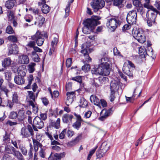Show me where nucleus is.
<instances>
[{
	"instance_id": "ddd939ff",
	"label": "nucleus",
	"mask_w": 160,
	"mask_h": 160,
	"mask_svg": "<svg viewBox=\"0 0 160 160\" xmlns=\"http://www.w3.org/2000/svg\"><path fill=\"white\" fill-rule=\"evenodd\" d=\"M29 59L27 55H22L18 58V63L21 64H28L29 62Z\"/></svg>"
},
{
	"instance_id": "a878e982",
	"label": "nucleus",
	"mask_w": 160,
	"mask_h": 160,
	"mask_svg": "<svg viewBox=\"0 0 160 160\" xmlns=\"http://www.w3.org/2000/svg\"><path fill=\"white\" fill-rule=\"evenodd\" d=\"M5 151L8 153L12 154L15 149L12 146L9 145L7 144L5 147Z\"/></svg>"
},
{
	"instance_id": "9d476101",
	"label": "nucleus",
	"mask_w": 160,
	"mask_h": 160,
	"mask_svg": "<svg viewBox=\"0 0 160 160\" xmlns=\"http://www.w3.org/2000/svg\"><path fill=\"white\" fill-rule=\"evenodd\" d=\"M91 21L90 20H86L83 22L84 27L82 28V32L85 34H89L92 32L94 29V27L91 25L89 23Z\"/></svg>"
},
{
	"instance_id": "c756f323",
	"label": "nucleus",
	"mask_w": 160,
	"mask_h": 160,
	"mask_svg": "<svg viewBox=\"0 0 160 160\" xmlns=\"http://www.w3.org/2000/svg\"><path fill=\"white\" fill-rule=\"evenodd\" d=\"M32 141L35 151L37 152L38 150V147H40L41 148L42 147V144L38 141L36 140L35 139L32 138Z\"/></svg>"
},
{
	"instance_id": "8fccbe9b",
	"label": "nucleus",
	"mask_w": 160,
	"mask_h": 160,
	"mask_svg": "<svg viewBox=\"0 0 160 160\" xmlns=\"http://www.w3.org/2000/svg\"><path fill=\"white\" fill-rule=\"evenodd\" d=\"M18 114L16 112H12L9 115V118L12 119H15L17 117Z\"/></svg>"
},
{
	"instance_id": "20e7f679",
	"label": "nucleus",
	"mask_w": 160,
	"mask_h": 160,
	"mask_svg": "<svg viewBox=\"0 0 160 160\" xmlns=\"http://www.w3.org/2000/svg\"><path fill=\"white\" fill-rule=\"evenodd\" d=\"M132 34L133 37L141 43L146 41V38L143 31L140 29L133 30Z\"/></svg>"
},
{
	"instance_id": "e2e57ef3",
	"label": "nucleus",
	"mask_w": 160,
	"mask_h": 160,
	"mask_svg": "<svg viewBox=\"0 0 160 160\" xmlns=\"http://www.w3.org/2000/svg\"><path fill=\"white\" fill-rule=\"evenodd\" d=\"M0 90L2 91H3L6 95L7 97H8V93L9 92V90L7 89L6 87L4 86H2L0 87Z\"/></svg>"
},
{
	"instance_id": "c9c22d12",
	"label": "nucleus",
	"mask_w": 160,
	"mask_h": 160,
	"mask_svg": "<svg viewBox=\"0 0 160 160\" xmlns=\"http://www.w3.org/2000/svg\"><path fill=\"white\" fill-rule=\"evenodd\" d=\"M97 78L101 85L105 84L108 80L107 78L104 77H99Z\"/></svg>"
},
{
	"instance_id": "f704fd0d",
	"label": "nucleus",
	"mask_w": 160,
	"mask_h": 160,
	"mask_svg": "<svg viewBox=\"0 0 160 160\" xmlns=\"http://www.w3.org/2000/svg\"><path fill=\"white\" fill-rule=\"evenodd\" d=\"M88 105V102L84 98H81L79 105L80 107L82 108H86Z\"/></svg>"
},
{
	"instance_id": "ea45409f",
	"label": "nucleus",
	"mask_w": 160,
	"mask_h": 160,
	"mask_svg": "<svg viewBox=\"0 0 160 160\" xmlns=\"http://www.w3.org/2000/svg\"><path fill=\"white\" fill-rule=\"evenodd\" d=\"M137 12L140 13L141 15L143 17V15L145 14V10L142 5L137 8Z\"/></svg>"
},
{
	"instance_id": "58836bf2",
	"label": "nucleus",
	"mask_w": 160,
	"mask_h": 160,
	"mask_svg": "<svg viewBox=\"0 0 160 160\" xmlns=\"http://www.w3.org/2000/svg\"><path fill=\"white\" fill-rule=\"evenodd\" d=\"M111 109L107 110L106 109H103L100 113V115H102L106 117H107L108 116L110 115L111 111Z\"/></svg>"
},
{
	"instance_id": "72a5a7b5",
	"label": "nucleus",
	"mask_w": 160,
	"mask_h": 160,
	"mask_svg": "<svg viewBox=\"0 0 160 160\" xmlns=\"http://www.w3.org/2000/svg\"><path fill=\"white\" fill-rule=\"evenodd\" d=\"M12 101L15 103H19L20 102L18 95L16 92H14L12 95Z\"/></svg>"
},
{
	"instance_id": "bf43d9fd",
	"label": "nucleus",
	"mask_w": 160,
	"mask_h": 160,
	"mask_svg": "<svg viewBox=\"0 0 160 160\" xmlns=\"http://www.w3.org/2000/svg\"><path fill=\"white\" fill-rule=\"evenodd\" d=\"M35 45L36 42L35 41H30L28 42L26 46L33 48L35 46Z\"/></svg>"
},
{
	"instance_id": "a211bd4d",
	"label": "nucleus",
	"mask_w": 160,
	"mask_h": 160,
	"mask_svg": "<svg viewBox=\"0 0 160 160\" xmlns=\"http://www.w3.org/2000/svg\"><path fill=\"white\" fill-rule=\"evenodd\" d=\"M91 102L94 105H97L99 107H100V100L95 95H92L90 97Z\"/></svg>"
},
{
	"instance_id": "de8ad7c7",
	"label": "nucleus",
	"mask_w": 160,
	"mask_h": 160,
	"mask_svg": "<svg viewBox=\"0 0 160 160\" xmlns=\"http://www.w3.org/2000/svg\"><path fill=\"white\" fill-rule=\"evenodd\" d=\"M72 3L71 2L69 1L66 8L65 11V15L66 17L68 16L69 15L70 11V7L71 5V3Z\"/></svg>"
},
{
	"instance_id": "f3484780",
	"label": "nucleus",
	"mask_w": 160,
	"mask_h": 160,
	"mask_svg": "<svg viewBox=\"0 0 160 160\" xmlns=\"http://www.w3.org/2000/svg\"><path fill=\"white\" fill-rule=\"evenodd\" d=\"M73 118L72 115H69L68 114H64L62 118L63 122L67 123H70L72 122V120Z\"/></svg>"
},
{
	"instance_id": "5701e85b",
	"label": "nucleus",
	"mask_w": 160,
	"mask_h": 160,
	"mask_svg": "<svg viewBox=\"0 0 160 160\" xmlns=\"http://www.w3.org/2000/svg\"><path fill=\"white\" fill-rule=\"evenodd\" d=\"M14 80L15 83L18 85H22L25 82L24 78L18 76H16Z\"/></svg>"
},
{
	"instance_id": "39448f33",
	"label": "nucleus",
	"mask_w": 160,
	"mask_h": 160,
	"mask_svg": "<svg viewBox=\"0 0 160 160\" xmlns=\"http://www.w3.org/2000/svg\"><path fill=\"white\" fill-rule=\"evenodd\" d=\"M120 24V22L118 19L114 17H112L107 19L106 25L108 28L114 31L117 28L118 25H119Z\"/></svg>"
},
{
	"instance_id": "680f3d73",
	"label": "nucleus",
	"mask_w": 160,
	"mask_h": 160,
	"mask_svg": "<svg viewBox=\"0 0 160 160\" xmlns=\"http://www.w3.org/2000/svg\"><path fill=\"white\" fill-rule=\"evenodd\" d=\"M10 140V136L6 132L5 133V134L4 136L3 137V141L5 142L8 143V142H9Z\"/></svg>"
},
{
	"instance_id": "dca6fc26",
	"label": "nucleus",
	"mask_w": 160,
	"mask_h": 160,
	"mask_svg": "<svg viewBox=\"0 0 160 160\" xmlns=\"http://www.w3.org/2000/svg\"><path fill=\"white\" fill-rule=\"evenodd\" d=\"M74 92H67V96L66 104L67 106H69L73 102V97L74 96Z\"/></svg>"
},
{
	"instance_id": "f8f14e48",
	"label": "nucleus",
	"mask_w": 160,
	"mask_h": 160,
	"mask_svg": "<svg viewBox=\"0 0 160 160\" xmlns=\"http://www.w3.org/2000/svg\"><path fill=\"white\" fill-rule=\"evenodd\" d=\"M33 124L39 129H41L44 126V123L41 118L38 117H36L33 121Z\"/></svg>"
},
{
	"instance_id": "1a4fd4ad",
	"label": "nucleus",
	"mask_w": 160,
	"mask_h": 160,
	"mask_svg": "<svg viewBox=\"0 0 160 160\" xmlns=\"http://www.w3.org/2000/svg\"><path fill=\"white\" fill-rule=\"evenodd\" d=\"M139 53L142 57H145L146 54L150 56L153 59L156 57L155 54H154L153 50L151 47H149L147 50H146L144 47H140L139 49Z\"/></svg>"
},
{
	"instance_id": "c85d7f7f",
	"label": "nucleus",
	"mask_w": 160,
	"mask_h": 160,
	"mask_svg": "<svg viewBox=\"0 0 160 160\" xmlns=\"http://www.w3.org/2000/svg\"><path fill=\"white\" fill-rule=\"evenodd\" d=\"M110 145L107 142H103L101 146V149L106 153L109 149Z\"/></svg>"
},
{
	"instance_id": "bb28decb",
	"label": "nucleus",
	"mask_w": 160,
	"mask_h": 160,
	"mask_svg": "<svg viewBox=\"0 0 160 160\" xmlns=\"http://www.w3.org/2000/svg\"><path fill=\"white\" fill-rule=\"evenodd\" d=\"M12 61L9 58H5L2 61V66L4 68L9 66L11 64Z\"/></svg>"
},
{
	"instance_id": "79ce46f5",
	"label": "nucleus",
	"mask_w": 160,
	"mask_h": 160,
	"mask_svg": "<svg viewBox=\"0 0 160 160\" xmlns=\"http://www.w3.org/2000/svg\"><path fill=\"white\" fill-rule=\"evenodd\" d=\"M19 148L24 155H27V151L24 145L22 144H20L19 145Z\"/></svg>"
},
{
	"instance_id": "338daca9",
	"label": "nucleus",
	"mask_w": 160,
	"mask_h": 160,
	"mask_svg": "<svg viewBox=\"0 0 160 160\" xmlns=\"http://www.w3.org/2000/svg\"><path fill=\"white\" fill-rule=\"evenodd\" d=\"M113 52L115 55H117L122 57V56L120 52L118 50L116 47L113 48Z\"/></svg>"
},
{
	"instance_id": "09e8293b",
	"label": "nucleus",
	"mask_w": 160,
	"mask_h": 160,
	"mask_svg": "<svg viewBox=\"0 0 160 160\" xmlns=\"http://www.w3.org/2000/svg\"><path fill=\"white\" fill-rule=\"evenodd\" d=\"M14 102L13 101L10 100H8L7 101V103H6L5 106L8 107L11 109H12L13 105H14Z\"/></svg>"
},
{
	"instance_id": "49530a36",
	"label": "nucleus",
	"mask_w": 160,
	"mask_h": 160,
	"mask_svg": "<svg viewBox=\"0 0 160 160\" xmlns=\"http://www.w3.org/2000/svg\"><path fill=\"white\" fill-rule=\"evenodd\" d=\"M14 12L11 11H8L7 12V15L10 20H12L14 18Z\"/></svg>"
},
{
	"instance_id": "2eb2a0df",
	"label": "nucleus",
	"mask_w": 160,
	"mask_h": 160,
	"mask_svg": "<svg viewBox=\"0 0 160 160\" xmlns=\"http://www.w3.org/2000/svg\"><path fill=\"white\" fill-rule=\"evenodd\" d=\"M18 76L24 78L26 74V66L25 65L20 66L18 68Z\"/></svg>"
},
{
	"instance_id": "864d4df0",
	"label": "nucleus",
	"mask_w": 160,
	"mask_h": 160,
	"mask_svg": "<svg viewBox=\"0 0 160 160\" xmlns=\"http://www.w3.org/2000/svg\"><path fill=\"white\" fill-rule=\"evenodd\" d=\"M97 147L98 146H96L94 149L90 151L89 154L88 156V160H90V159L92 156L95 152Z\"/></svg>"
},
{
	"instance_id": "e433bc0d",
	"label": "nucleus",
	"mask_w": 160,
	"mask_h": 160,
	"mask_svg": "<svg viewBox=\"0 0 160 160\" xmlns=\"http://www.w3.org/2000/svg\"><path fill=\"white\" fill-rule=\"evenodd\" d=\"M65 155V153L64 152L60 153H56L54 154V156L56 160H60L62 158L64 157Z\"/></svg>"
},
{
	"instance_id": "aec40b11",
	"label": "nucleus",
	"mask_w": 160,
	"mask_h": 160,
	"mask_svg": "<svg viewBox=\"0 0 160 160\" xmlns=\"http://www.w3.org/2000/svg\"><path fill=\"white\" fill-rule=\"evenodd\" d=\"M20 135H21L22 138H27L30 136V134L28 131V130L26 127H24L21 128L20 132Z\"/></svg>"
},
{
	"instance_id": "a19ab883",
	"label": "nucleus",
	"mask_w": 160,
	"mask_h": 160,
	"mask_svg": "<svg viewBox=\"0 0 160 160\" xmlns=\"http://www.w3.org/2000/svg\"><path fill=\"white\" fill-rule=\"evenodd\" d=\"M105 153L100 149L96 152V155L98 158H100L103 157L105 155Z\"/></svg>"
},
{
	"instance_id": "2f4dec72",
	"label": "nucleus",
	"mask_w": 160,
	"mask_h": 160,
	"mask_svg": "<svg viewBox=\"0 0 160 160\" xmlns=\"http://www.w3.org/2000/svg\"><path fill=\"white\" fill-rule=\"evenodd\" d=\"M17 117L19 121L23 120L25 118L24 111L23 110H20L18 112Z\"/></svg>"
},
{
	"instance_id": "b1692460",
	"label": "nucleus",
	"mask_w": 160,
	"mask_h": 160,
	"mask_svg": "<svg viewBox=\"0 0 160 160\" xmlns=\"http://www.w3.org/2000/svg\"><path fill=\"white\" fill-rule=\"evenodd\" d=\"M82 135L81 134H79L74 140L69 142L68 143V145L70 146H73L77 144L81 139Z\"/></svg>"
},
{
	"instance_id": "412c9836",
	"label": "nucleus",
	"mask_w": 160,
	"mask_h": 160,
	"mask_svg": "<svg viewBox=\"0 0 160 160\" xmlns=\"http://www.w3.org/2000/svg\"><path fill=\"white\" fill-rule=\"evenodd\" d=\"M123 72L129 77H132L133 76L132 70L129 68L128 66H125V65L123 67Z\"/></svg>"
},
{
	"instance_id": "69168bd1",
	"label": "nucleus",
	"mask_w": 160,
	"mask_h": 160,
	"mask_svg": "<svg viewBox=\"0 0 160 160\" xmlns=\"http://www.w3.org/2000/svg\"><path fill=\"white\" fill-rule=\"evenodd\" d=\"M27 129L28 130V131L29 132L30 135L32 136L34 135L33 131L32 128L31 126L30 125H28L27 126Z\"/></svg>"
},
{
	"instance_id": "6e6d98bb",
	"label": "nucleus",
	"mask_w": 160,
	"mask_h": 160,
	"mask_svg": "<svg viewBox=\"0 0 160 160\" xmlns=\"http://www.w3.org/2000/svg\"><path fill=\"white\" fill-rule=\"evenodd\" d=\"M90 66L88 64H86L82 67V70L84 72H87L90 69Z\"/></svg>"
},
{
	"instance_id": "7ed1b4c3",
	"label": "nucleus",
	"mask_w": 160,
	"mask_h": 160,
	"mask_svg": "<svg viewBox=\"0 0 160 160\" xmlns=\"http://www.w3.org/2000/svg\"><path fill=\"white\" fill-rule=\"evenodd\" d=\"M43 37L48 38V35L47 33L42 34L39 31H38L34 35L31 36V39L36 41L38 46H40L43 44L44 41V39Z\"/></svg>"
},
{
	"instance_id": "37998d69",
	"label": "nucleus",
	"mask_w": 160,
	"mask_h": 160,
	"mask_svg": "<svg viewBox=\"0 0 160 160\" xmlns=\"http://www.w3.org/2000/svg\"><path fill=\"white\" fill-rule=\"evenodd\" d=\"M36 64L34 63H31L28 65V70L29 72L32 73L35 71L34 66Z\"/></svg>"
},
{
	"instance_id": "4468645a",
	"label": "nucleus",
	"mask_w": 160,
	"mask_h": 160,
	"mask_svg": "<svg viewBox=\"0 0 160 160\" xmlns=\"http://www.w3.org/2000/svg\"><path fill=\"white\" fill-rule=\"evenodd\" d=\"M101 18L97 16H94L91 18H89L86 19V20H90L91 21V22L89 23L92 26L94 27L97 26L98 24H100V22L98 21V20L100 19Z\"/></svg>"
},
{
	"instance_id": "473e14b6",
	"label": "nucleus",
	"mask_w": 160,
	"mask_h": 160,
	"mask_svg": "<svg viewBox=\"0 0 160 160\" xmlns=\"http://www.w3.org/2000/svg\"><path fill=\"white\" fill-rule=\"evenodd\" d=\"M123 2L124 0H113V4L119 8H121L123 6L122 3Z\"/></svg>"
},
{
	"instance_id": "a18cd8bd",
	"label": "nucleus",
	"mask_w": 160,
	"mask_h": 160,
	"mask_svg": "<svg viewBox=\"0 0 160 160\" xmlns=\"http://www.w3.org/2000/svg\"><path fill=\"white\" fill-rule=\"evenodd\" d=\"M8 39L12 42H16L18 41L17 37L14 35H10L8 37Z\"/></svg>"
},
{
	"instance_id": "7c9ffc66",
	"label": "nucleus",
	"mask_w": 160,
	"mask_h": 160,
	"mask_svg": "<svg viewBox=\"0 0 160 160\" xmlns=\"http://www.w3.org/2000/svg\"><path fill=\"white\" fill-rule=\"evenodd\" d=\"M29 105L32 107L33 112L34 113H36L38 111V108L35 102H33V101H29Z\"/></svg>"
},
{
	"instance_id": "4be33fe9",
	"label": "nucleus",
	"mask_w": 160,
	"mask_h": 160,
	"mask_svg": "<svg viewBox=\"0 0 160 160\" xmlns=\"http://www.w3.org/2000/svg\"><path fill=\"white\" fill-rule=\"evenodd\" d=\"M16 3V2L15 0H9L6 2L5 6L7 8L11 9L14 7Z\"/></svg>"
},
{
	"instance_id": "9b49d317",
	"label": "nucleus",
	"mask_w": 160,
	"mask_h": 160,
	"mask_svg": "<svg viewBox=\"0 0 160 160\" xmlns=\"http://www.w3.org/2000/svg\"><path fill=\"white\" fill-rule=\"evenodd\" d=\"M121 83L120 81L118 80H112L110 84L111 91L114 92L117 91L121 86Z\"/></svg>"
},
{
	"instance_id": "0eeeda50",
	"label": "nucleus",
	"mask_w": 160,
	"mask_h": 160,
	"mask_svg": "<svg viewBox=\"0 0 160 160\" xmlns=\"http://www.w3.org/2000/svg\"><path fill=\"white\" fill-rule=\"evenodd\" d=\"M137 13L135 10H132L129 12L127 15V21L130 24H135L137 19Z\"/></svg>"
},
{
	"instance_id": "5fc2aeb1",
	"label": "nucleus",
	"mask_w": 160,
	"mask_h": 160,
	"mask_svg": "<svg viewBox=\"0 0 160 160\" xmlns=\"http://www.w3.org/2000/svg\"><path fill=\"white\" fill-rule=\"evenodd\" d=\"M28 97L30 98V99L32 100L31 101H33V102H35V95L33 94V93L32 91H28Z\"/></svg>"
},
{
	"instance_id": "c03bdc74",
	"label": "nucleus",
	"mask_w": 160,
	"mask_h": 160,
	"mask_svg": "<svg viewBox=\"0 0 160 160\" xmlns=\"http://www.w3.org/2000/svg\"><path fill=\"white\" fill-rule=\"evenodd\" d=\"M71 79L79 83L80 85H81L82 82V77L80 76L72 77Z\"/></svg>"
},
{
	"instance_id": "4d7b16f0",
	"label": "nucleus",
	"mask_w": 160,
	"mask_h": 160,
	"mask_svg": "<svg viewBox=\"0 0 160 160\" xmlns=\"http://www.w3.org/2000/svg\"><path fill=\"white\" fill-rule=\"evenodd\" d=\"M14 32V30L11 26H8L7 27L6 29V32L7 33L9 34H11L13 33Z\"/></svg>"
},
{
	"instance_id": "0e129e2a",
	"label": "nucleus",
	"mask_w": 160,
	"mask_h": 160,
	"mask_svg": "<svg viewBox=\"0 0 160 160\" xmlns=\"http://www.w3.org/2000/svg\"><path fill=\"white\" fill-rule=\"evenodd\" d=\"M39 19V25L40 26H42L44 23L45 21V18L41 15H39L38 17Z\"/></svg>"
},
{
	"instance_id": "13d9d810",
	"label": "nucleus",
	"mask_w": 160,
	"mask_h": 160,
	"mask_svg": "<svg viewBox=\"0 0 160 160\" xmlns=\"http://www.w3.org/2000/svg\"><path fill=\"white\" fill-rule=\"evenodd\" d=\"M99 82L97 78H94L93 80L92 85L96 88L98 87L101 86L100 83H98L97 82Z\"/></svg>"
},
{
	"instance_id": "393cba45",
	"label": "nucleus",
	"mask_w": 160,
	"mask_h": 160,
	"mask_svg": "<svg viewBox=\"0 0 160 160\" xmlns=\"http://www.w3.org/2000/svg\"><path fill=\"white\" fill-rule=\"evenodd\" d=\"M60 119L58 118L56 121L52 120L50 122V125L56 129H58L60 127Z\"/></svg>"
},
{
	"instance_id": "774afa93",
	"label": "nucleus",
	"mask_w": 160,
	"mask_h": 160,
	"mask_svg": "<svg viewBox=\"0 0 160 160\" xmlns=\"http://www.w3.org/2000/svg\"><path fill=\"white\" fill-rule=\"evenodd\" d=\"M133 5L135 6L137 8L142 6V4L140 1L138 0H134L133 1Z\"/></svg>"
},
{
	"instance_id": "603ef678",
	"label": "nucleus",
	"mask_w": 160,
	"mask_h": 160,
	"mask_svg": "<svg viewBox=\"0 0 160 160\" xmlns=\"http://www.w3.org/2000/svg\"><path fill=\"white\" fill-rule=\"evenodd\" d=\"M67 132L66 129H64L62 132L60 133L59 135V138L61 139H62L65 138L66 134Z\"/></svg>"
},
{
	"instance_id": "6ab92c4d",
	"label": "nucleus",
	"mask_w": 160,
	"mask_h": 160,
	"mask_svg": "<svg viewBox=\"0 0 160 160\" xmlns=\"http://www.w3.org/2000/svg\"><path fill=\"white\" fill-rule=\"evenodd\" d=\"M18 49L17 45L13 44L9 48V54H16L18 52Z\"/></svg>"
},
{
	"instance_id": "052dcab7",
	"label": "nucleus",
	"mask_w": 160,
	"mask_h": 160,
	"mask_svg": "<svg viewBox=\"0 0 160 160\" xmlns=\"http://www.w3.org/2000/svg\"><path fill=\"white\" fill-rule=\"evenodd\" d=\"M81 122L76 121L73 124L72 126L74 128L78 129L81 126Z\"/></svg>"
},
{
	"instance_id": "3c124183",
	"label": "nucleus",
	"mask_w": 160,
	"mask_h": 160,
	"mask_svg": "<svg viewBox=\"0 0 160 160\" xmlns=\"http://www.w3.org/2000/svg\"><path fill=\"white\" fill-rule=\"evenodd\" d=\"M58 42V38L57 37H54L53 40H52L51 42V45L52 47H55L56 46Z\"/></svg>"
},
{
	"instance_id": "f03ea898",
	"label": "nucleus",
	"mask_w": 160,
	"mask_h": 160,
	"mask_svg": "<svg viewBox=\"0 0 160 160\" xmlns=\"http://www.w3.org/2000/svg\"><path fill=\"white\" fill-rule=\"evenodd\" d=\"M144 7L148 9L146 14V20L148 26L151 27L156 25L157 24L156 18L158 13V11L150 5L145 4L144 5Z\"/></svg>"
},
{
	"instance_id": "423d86ee",
	"label": "nucleus",
	"mask_w": 160,
	"mask_h": 160,
	"mask_svg": "<svg viewBox=\"0 0 160 160\" xmlns=\"http://www.w3.org/2000/svg\"><path fill=\"white\" fill-rule=\"evenodd\" d=\"M90 5L94 12H96L104 7L105 2L103 0H93Z\"/></svg>"
},
{
	"instance_id": "6e6552de",
	"label": "nucleus",
	"mask_w": 160,
	"mask_h": 160,
	"mask_svg": "<svg viewBox=\"0 0 160 160\" xmlns=\"http://www.w3.org/2000/svg\"><path fill=\"white\" fill-rule=\"evenodd\" d=\"M81 48V52L83 54L86 61L88 62L91 61L92 59L88 55V52H90L89 46L87 43H84L82 45Z\"/></svg>"
},
{
	"instance_id": "cd10ccee",
	"label": "nucleus",
	"mask_w": 160,
	"mask_h": 160,
	"mask_svg": "<svg viewBox=\"0 0 160 160\" xmlns=\"http://www.w3.org/2000/svg\"><path fill=\"white\" fill-rule=\"evenodd\" d=\"M12 154L18 160H24L22 155L19 151L15 150Z\"/></svg>"
},
{
	"instance_id": "f257e3e1",
	"label": "nucleus",
	"mask_w": 160,
	"mask_h": 160,
	"mask_svg": "<svg viewBox=\"0 0 160 160\" xmlns=\"http://www.w3.org/2000/svg\"><path fill=\"white\" fill-rule=\"evenodd\" d=\"M100 63L98 67L93 68L91 71L92 74L97 75L107 76L111 71L110 67L111 61L109 58L105 57L102 58L100 60Z\"/></svg>"
},
{
	"instance_id": "4c0bfd02",
	"label": "nucleus",
	"mask_w": 160,
	"mask_h": 160,
	"mask_svg": "<svg viewBox=\"0 0 160 160\" xmlns=\"http://www.w3.org/2000/svg\"><path fill=\"white\" fill-rule=\"evenodd\" d=\"M49 7L46 4H44L42 8V11L44 14L48 13L50 11Z\"/></svg>"
}]
</instances>
